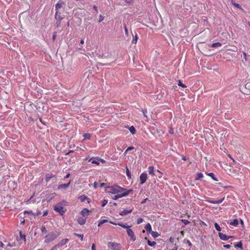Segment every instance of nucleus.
<instances>
[{"label":"nucleus","instance_id":"cd10ccee","mask_svg":"<svg viewBox=\"0 0 250 250\" xmlns=\"http://www.w3.org/2000/svg\"><path fill=\"white\" fill-rule=\"evenodd\" d=\"M109 221H108L106 219H103V220H100L99 222V223L98 224V227H100L102 225H103V224L105 223H106V222H109Z\"/></svg>","mask_w":250,"mask_h":250},{"label":"nucleus","instance_id":"3c124183","mask_svg":"<svg viewBox=\"0 0 250 250\" xmlns=\"http://www.w3.org/2000/svg\"><path fill=\"white\" fill-rule=\"evenodd\" d=\"M105 186H106V184L105 183H102L100 184V187L101 188L104 187Z\"/></svg>","mask_w":250,"mask_h":250},{"label":"nucleus","instance_id":"603ef678","mask_svg":"<svg viewBox=\"0 0 250 250\" xmlns=\"http://www.w3.org/2000/svg\"><path fill=\"white\" fill-rule=\"evenodd\" d=\"M147 200H148V198L144 199L142 201L141 204H143L145 203L146 202V201H147Z\"/></svg>","mask_w":250,"mask_h":250},{"label":"nucleus","instance_id":"bf43d9fd","mask_svg":"<svg viewBox=\"0 0 250 250\" xmlns=\"http://www.w3.org/2000/svg\"><path fill=\"white\" fill-rule=\"evenodd\" d=\"M20 234H21V238H23L24 240H25V235H22L21 234V232H20Z\"/></svg>","mask_w":250,"mask_h":250},{"label":"nucleus","instance_id":"e2e57ef3","mask_svg":"<svg viewBox=\"0 0 250 250\" xmlns=\"http://www.w3.org/2000/svg\"><path fill=\"white\" fill-rule=\"evenodd\" d=\"M125 34H128V30H127V28L125 26Z\"/></svg>","mask_w":250,"mask_h":250},{"label":"nucleus","instance_id":"c756f323","mask_svg":"<svg viewBox=\"0 0 250 250\" xmlns=\"http://www.w3.org/2000/svg\"><path fill=\"white\" fill-rule=\"evenodd\" d=\"M203 177V173L200 172V173H198L197 174L196 178H195V180H199Z\"/></svg>","mask_w":250,"mask_h":250},{"label":"nucleus","instance_id":"9b49d317","mask_svg":"<svg viewBox=\"0 0 250 250\" xmlns=\"http://www.w3.org/2000/svg\"><path fill=\"white\" fill-rule=\"evenodd\" d=\"M109 223L111 224L114 225H119V226L122 227V228L126 229H129V228L130 227V226H127L126 224H122L121 223L117 224V223H116L112 221H109Z\"/></svg>","mask_w":250,"mask_h":250},{"label":"nucleus","instance_id":"49530a36","mask_svg":"<svg viewBox=\"0 0 250 250\" xmlns=\"http://www.w3.org/2000/svg\"><path fill=\"white\" fill-rule=\"evenodd\" d=\"M134 148V147H133V146H129V147H128L127 148V149L125 150V153H126V152H127V151H128V150H133Z\"/></svg>","mask_w":250,"mask_h":250},{"label":"nucleus","instance_id":"e433bc0d","mask_svg":"<svg viewBox=\"0 0 250 250\" xmlns=\"http://www.w3.org/2000/svg\"><path fill=\"white\" fill-rule=\"evenodd\" d=\"M181 221L185 225H187L190 223L189 221L186 219H182Z\"/></svg>","mask_w":250,"mask_h":250},{"label":"nucleus","instance_id":"680f3d73","mask_svg":"<svg viewBox=\"0 0 250 250\" xmlns=\"http://www.w3.org/2000/svg\"><path fill=\"white\" fill-rule=\"evenodd\" d=\"M3 246H4L3 243L2 242L0 241V247L2 248L3 247Z\"/></svg>","mask_w":250,"mask_h":250},{"label":"nucleus","instance_id":"39448f33","mask_svg":"<svg viewBox=\"0 0 250 250\" xmlns=\"http://www.w3.org/2000/svg\"><path fill=\"white\" fill-rule=\"evenodd\" d=\"M69 241V239L65 238L62 239L59 243L53 246L50 250H57L58 249L62 247Z\"/></svg>","mask_w":250,"mask_h":250},{"label":"nucleus","instance_id":"6e6552de","mask_svg":"<svg viewBox=\"0 0 250 250\" xmlns=\"http://www.w3.org/2000/svg\"><path fill=\"white\" fill-rule=\"evenodd\" d=\"M147 178V174L145 172L142 173L140 176V179L141 181L140 184L143 185L146 182Z\"/></svg>","mask_w":250,"mask_h":250},{"label":"nucleus","instance_id":"f704fd0d","mask_svg":"<svg viewBox=\"0 0 250 250\" xmlns=\"http://www.w3.org/2000/svg\"><path fill=\"white\" fill-rule=\"evenodd\" d=\"M74 235L80 238L81 240L82 241H83V234H78V233H74Z\"/></svg>","mask_w":250,"mask_h":250},{"label":"nucleus","instance_id":"b1692460","mask_svg":"<svg viewBox=\"0 0 250 250\" xmlns=\"http://www.w3.org/2000/svg\"><path fill=\"white\" fill-rule=\"evenodd\" d=\"M235 248H239L241 249H243V244L241 241L238 242L236 243H235L234 244Z\"/></svg>","mask_w":250,"mask_h":250},{"label":"nucleus","instance_id":"c9c22d12","mask_svg":"<svg viewBox=\"0 0 250 250\" xmlns=\"http://www.w3.org/2000/svg\"><path fill=\"white\" fill-rule=\"evenodd\" d=\"M214 227L217 231H221V228H220L219 225L217 223H215L214 224Z\"/></svg>","mask_w":250,"mask_h":250},{"label":"nucleus","instance_id":"5701e85b","mask_svg":"<svg viewBox=\"0 0 250 250\" xmlns=\"http://www.w3.org/2000/svg\"><path fill=\"white\" fill-rule=\"evenodd\" d=\"M229 224L231 226L236 227L238 225V221L237 219H234L232 221L229 223Z\"/></svg>","mask_w":250,"mask_h":250},{"label":"nucleus","instance_id":"2f4dec72","mask_svg":"<svg viewBox=\"0 0 250 250\" xmlns=\"http://www.w3.org/2000/svg\"><path fill=\"white\" fill-rule=\"evenodd\" d=\"M84 140H89L91 138V134L89 133H86L83 135Z\"/></svg>","mask_w":250,"mask_h":250},{"label":"nucleus","instance_id":"13d9d810","mask_svg":"<svg viewBox=\"0 0 250 250\" xmlns=\"http://www.w3.org/2000/svg\"><path fill=\"white\" fill-rule=\"evenodd\" d=\"M125 1L126 2V3H130L131 2H132V0H125Z\"/></svg>","mask_w":250,"mask_h":250},{"label":"nucleus","instance_id":"2eb2a0df","mask_svg":"<svg viewBox=\"0 0 250 250\" xmlns=\"http://www.w3.org/2000/svg\"><path fill=\"white\" fill-rule=\"evenodd\" d=\"M86 220V218L79 217L77 221H78V224H79L81 225H83L85 223Z\"/></svg>","mask_w":250,"mask_h":250},{"label":"nucleus","instance_id":"9d476101","mask_svg":"<svg viewBox=\"0 0 250 250\" xmlns=\"http://www.w3.org/2000/svg\"><path fill=\"white\" fill-rule=\"evenodd\" d=\"M219 236L220 238L222 240H228L229 238L232 237L231 236H228L224 233H222L221 232H219Z\"/></svg>","mask_w":250,"mask_h":250},{"label":"nucleus","instance_id":"4be33fe9","mask_svg":"<svg viewBox=\"0 0 250 250\" xmlns=\"http://www.w3.org/2000/svg\"><path fill=\"white\" fill-rule=\"evenodd\" d=\"M231 4L238 9L242 10V7L238 3H236L233 0H230Z\"/></svg>","mask_w":250,"mask_h":250},{"label":"nucleus","instance_id":"37998d69","mask_svg":"<svg viewBox=\"0 0 250 250\" xmlns=\"http://www.w3.org/2000/svg\"><path fill=\"white\" fill-rule=\"evenodd\" d=\"M143 219L142 218H139L137 220V224H141V223L143 222Z\"/></svg>","mask_w":250,"mask_h":250},{"label":"nucleus","instance_id":"c85d7f7f","mask_svg":"<svg viewBox=\"0 0 250 250\" xmlns=\"http://www.w3.org/2000/svg\"><path fill=\"white\" fill-rule=\"evenodd\" d=\"M129 130L132 134H135L136 133V130L133 126H131L129 128Z\"/></svg>","mask_w":250,"mask_h":250},{"label":"nucleus","instance_id":"473e14b6","mask_svg":"<svg viewBox=\"0 0 250 250\" xmlns=\"http://www.w3.org/2000/svg\"><path fill=\"white\" fill-rule=\"evenodd\" d=\"M208 175L214 181H218V180L217 178L214 176V174L213 173H209L208 174Z\"/></svg>","mask_w":250,"mask_h":250},{"label":"nucleus","instance_id":"338daca9","mask_svg":"<svg viewBox=\"0 0 250 250\" xmlns=\"http://www.w3.org/2000/svg\"><path fill=\"white\" fill-rule=\"evenodd\" d=\"M182 159L184 161L186 160V157L185 156H183Z\"/></svg>","mask_w":250,"mask_h":250},{"label":"nucleus","instance_id":"412c9836","mask_svg":"<svg viewBox=\"0 0 250 250\" xmlns=\"http://www.w3.org/2000/svg\"><path fill=\"white\" fill-rule=\"evenodd\" d=\"M145 229L148 233H150L152 231L151 225L149 223L147 224L145 226Z\"/></svg>","mask_w":250,"mask_h":250},{"label":"nucleus","instance_id":"c03bdc74","mask_svg":"<svg viewBox=\"0 0 250 250\" xmlns=\"http://www.w3.org/2000/svg\"><path fill=\"white\" fill-rule=\"evenodd\" d=\"M104 19V17L102 15H100L99 16V22H102Z\"/></svg>","mask_w":250,"mask_h":250},{"label":"nucleus","instance_id":"ddd939ff","mask_svg":"<svg viewBox=\"0 0 250 250\" xmlns=\"http://www.w3.org/2000/svg\"><path fill=\"white\" fill-rule=\"evenodd\" d=\"M64 5V3L63 2H58L56 4V11H60V9H61V8L62 7V6Z\"/></svg>","mask_w":250,"mask_h":250},{"label":"nucleus","instance_id":"a19ab883","mask_svg":"<svg viewBox=\"0 0 250 250\" xmlns=\"http://www.w3.org/2000/svg\"><path fill=\"white\" fill-rule=\"evenodd\" d=\"M142 112L143 113L144 116L146 117H147V110L146 109H143Z\"/></svg>","mask_w":250,"mask_h":250},{"label":"nucleus","instance_id":"ea45409f","mask_svg":"<svg viewBox=\"0 0 250 250\" xmlns=\"http://www.w3.org/2000/svg\"><path fill=\"white\" fill-rule=\"evenodd\" d=\"M41 231L42 233H46L47 232V230L45 226H42L41 228Z\"/></svg>","mask_w":250,"mask_h":250},{"label":"nucleus","instance_id":"7ed1b4c3","mask_svg":"<svg viewBox=\"0 0 250 250\" xmlns=\"http://www.w3.org/2000/svg\"><path fill=\"white\" fill-rule=\"evenodd\" d=\"M54 210L62 215L66 211V209L63 206L62 203H59L55 205L54 208Z\"/></svg>","mask_w":250,"mask_h":250},{"label":"nucleus","instance_id":"72a5a7b5","mask_svg":"<svg viewBox=\"0 0 250 250\" xmlns=\"http://www.w3.org/2000/svg\"><path fill=\"white\" fill-rule=\"evenodd\" d=\"M150 233L154 238H156L159 236L158 233L156 231H152Z\"/></svg>","mask_w":250,"mask_h":250},{"label":"nucleus","instance_id":"7c9ffc66","mask_svg":"<svg viewBox=\"0 0 250 250\" xmlns=\"http://www.w3.org/2000/svg\"><path fill=\"white\" fill-rule=\"evenodd\" d=\"M126 173L128 179L131 178V174L127 166L126 167Z\"/></svg>","mask_w":250,"mask_h":250},{"label":"nucleus","instance_id":"4468645a","mask_svg":"<svg viewBox=\"0 0 250 250\" xmlns=\"http://www.w3.org/2000/svg\"><path fill=\"white\" fill-rule=\"evenodd\" d=\"M132 211V209H130L129 210L125 209L123 210H122V211H121L119 213V214L121 216H124V215H126L128 213H131Z\"/></svg>","mask_w":250,"mask_h":250},{"label":"nucleus","instance_id":"09e8293b","mask_svg":"<svg viewBox=\"0 0 250 250\" xmlns=\"http://www.w3.org/2000/svg\"><path fill=\"white\" fill-rule=\"evenodd\" d=\"M93 9L96 11L97 13L98 12V7L96 5H93Z\"/></svg>","mask_w":250,"mask_h":250},{"label":"nucleus","instance_id":"0eeeda50","mask_svg":"<svg viewBox=\"0 0 250 250\" xmlns=\"http://www.w3.org/2000/svg\"><path fill=\"white\" fill-rule=\"evenodd\" d=\"M126 231L127 235L130 237V240L132 241H135L136 240V237L133 230L129 228L126 229Z\"/></svg>","mask_w":250,"mask_h":250},{"label":"nucleus","instance_id":"6e6d98bb","mask_svg":"<svg viewBox=\"0 0 250 250\" xmlns=\"http://www.w3.org/2000/svg\"><path fill=\"white\" fill-rule=\"evenodd\" d=\"M92 250H95V245L94 244H93L92 245Z\"/></svg>","mask_w":250,"mask_h":250},{"label":"nucleus","instance_id":"0e129e2a","mask_svg":"<svg viewBox=\"0 0 250 250\" xmlns=\"http://www.w3.org/2000/svg\"><path fill=\"white\" fill-rule=\"evenodd\" d=\"M243 55L245 57V59L246 60V57H247V54L246 52H243Z\"/></svg>","mask_w":250,"mask_h":250},{"label":"nucleus","instance_id":"4d7b16f0","mask_svg":"<svg viewBox=\"0 0 250 250\" xmlns=\"http://www.w3.org/2000/svg\"><path fill=\"white\" fill-rule=\"evenodd\" d=\"M70 175V173L67 174L64 177V178L65 179L68 178L69 177Z\"/></svg>","mask_w":250,"mask_h":250},{"label":"nucleus","instance_id":"a18cd8bd","mask_svg":"<svg viewBox=\"0 0 250 250\" xmlns=\"http://www.w3.org/2000/svg\"><path fill=\"white\" fill-rule=\"evenodd\" d=\"M56 37H57V33L54 32L53 37H52V40L53 41H54L56 40Z\"/></svg>","mask_w":250,"mask_h":250},{"label":"nucleus","instance_id":"a878e982","mask_svg":"<svg viewBox=\"0 0 250 250\" xmlns=\"http://www.w3.org/2000/svg\"><path fill=\"white\" fill-rule=\"evenodd\" d=\"M54 177V175L52 174H47L45 175V181L46 182H48L50 179Z\"/></svg>","mask_w":250,"mask_h":250},{"label":"nucleus","instance_id":"dca6fc26","mask_svg":"<svg viewBox=\"0 0 250 250\" xmlns=\"http://www.w3.org/2000/svg\"><path fill=\"white\" fill-rule=\"evenodd\" d=\"M61 13L60 11H56L55 14V19L57 21H61V20L63 19V17L61 15Z\"/></svg>","mask_w":250,"mask_h":250},{"label":"nucleus","instance_id":"4c0bfd02","mask_svg":"<svg viewBox=\"0 0 250 250\" xmlns=\"http://www.w3.org/2000/svg\"><path fill=\"white\" fill-rule=\"evenodd\" d=\"M178 85H179V86H181V87H183V88H185V87H186V85H185V84H183V83L181 82V81L180 80H179V81H178Z\"/></svg>","mask_w":250,"mask_h":250},{"label":"nucleus","instance_id":"20e7f679","mask_svg":"<svg viewBox=\"0 0 250 250\" xmlns=\"http://www.w3.org/2000/svg\"><path fill=\"white\" fill-rule=\"evenodd\" d=\"M107 247L112 250H122V247L119 243L109 242L107 244Z\"/></svg>","mask_w":250,"mask_h":250},{"label":"nucleus","instance_id":"f3484780","mask_svg":"<svg viewBox=\"0 0 250 250\" xmlns=\"http://www.w3.org/2000/svg\"><path fill=\"white\" fill-rule=\"evenodd\" d=\"M224 200V198H223L221 199H219V200H208V202L209 203H212V204H220L221 203L223 200Z\"/></svg>","mask_w":250,"mask_h":250},{"label":"nucleus","instance_id":"774afa93","mask_svg":"<svg viewBox=\"0 0 250 250\" xmlns=\"http://www.w3.org/2000/svg\"><path fill=\"white\" fill-rule=\"evenodd\" d=\"M80 43H81V44H83V43H84V41H83V40H82L81 41Z\"/></svg>","mask_w":250,"mask_h":250},{"label":"nucleus","instance_id":"052dcab7","mask_svg":"<svg viewBox=\"0 0 250 250\" xmlns=\"http://www.w3.org/2000/svg\"><path fill=\"white\" fill-rule=\"evenodd\" d=\"M97 183L96 182H95L94 183V187L95 188H97Z\"/></svg>","mask_w":250,"mask_h":250},{"label":"nucleus","instance_id":"aec40b11","mask_svg":"<svg viewBox=\"0 0 250 250\" xmlns=\"http://www.w3.org/2000/svg\"><path fill=\"white\" fill-rule=\"evenodd\" d=\"M148 173L152 176H154L155 174L154 172V167L153 166H149L148 167Z\"/></svg>","mask_w":250,"mask_h":250},{"label":"nucleus","instance_id":"423d86ee","mask_svg":"<svg viewBox=\"0 0 250 250\" xmlns=\"http://www.w3.org/2000/svg\"><path fill=\"white\" fill-rule=\"evenodd\" d=\"M131 191V190H129L126 191L125 192H123L120 193H117V194H116L112 197V199L113 200H116L120 198H122V197L126 196L129 194V193Z\"/></svg>","mask_w":250,"mask_h":250},{"label":"nucleus","instance_id":"f03ea898","mask_svg":"<svg viewBox=\"0 0 250 250\" xmlns=\"http://www.w3.org/2000/svg\"><path fill=\"white\" fill-rule=\"evenodd\" d=\"M60 233L58 232H50L46 236H44V243H48L55 240L59 236Z\"/></svg>","mask_w":250,"mask_h":250},{"label":"nucleus","instance_id":"6ab92c4d","mask_svg":"<svg viewBox=\"0 0 250 250\" xmlns=\"http://www.w3.org/2000/svg\"><path fill=\"white\" fill-rule=\"evenodd\" d=\"M56 196V194L55 193H52L51 194H50L47 197V199H46V200L47 201V202H49L51 200H52L53 199H54L55 196Z\"/></svg>","mask_w":250,"mask_h":250},{"label":"nucleus","instance_id":"393cba45","mask_svg":"<svg viewBox=\"0 0 250 250\" xmlns=\"http://www.w3.org/2000/svg\"><path fill=\"white\" fill-rule=\"evenodd\" d=\"M145 239L147 240V244L149 246L153 247V246H154L156 244V243L155 241L151 242L149 240L147 239V237H145Z\"/></svg>","mask_w":250,"mask_h":250},{"label":"nucleus","instance_id":"69168bd1","mask_svg":"<svg viewBox=\"0 0 250 250\" xmlns=\"http://www.w3.org/2000/svg\"><path fill=\"white\" fill-rule=\"evenodd\" d=\"M41 214V212H37L35 213V215H39Z\"/></svg>","mask_w":250,"mask_h":250},{"label":"nucleus","instance_id":"a211bd4d","mask_svg":"<svg viewBox=\"0 0 250 250\" xmlns=\"http://www.w3.org/2000/svg\"><path fill=\"white\" fill-rule=\"evenodd\" d=\"M79 198L81 200V202H84L85 200H87L88 203L90 202L89 199L88 198V197L84 195L80 196L79 197Z\"/></svg>","mask_w":250,"mask_h":250},{"label":"nucleus","instance_id":"bb28decb","mask_svg":"<svg viewBox=\"0 0 250 250\" xmlns=\"http://www.w3.org/2000/svg\"><path fill=\"white\" fill-rule=\"evenodd\" d=\"M222 44L220 42H215L212 44H211L210 46L211 47H220L221 46Z\"/></svg>","mask_w":250,"mask_h":250},{"label":"nucleus","instance_id":"864d4df0","mask_svg":"<svg viewBox=\"0 0 250 250\" xmlns=\"http://www.w3.org/2000/svg\"><path fill=\"white\" fill-rule=\"evenodd\" d=\"M48 214V211L47 210H46L43 212V216H45Z\"/></svg>","mask_w":250,"mask_h":250},{"label":"nucleus","instance_id":"f8f14e48","mask_svg":"<svg viewBox=\"0 0 250 250\" xmlns=\"http://www.w3.org/2000/svg\"><path fill=\"white\" fill-rule=\"evenodd\" d=\"M70 183H71V181H70L68 183L60 185L58 187V189H66L70 186Z\"/></svg>","mask_w":250,"mask_h":250},{"label":"nucleus","instance_id":"5fc2aeb1","mask_svg":"<svg viewBox=\"0 0 250 250\" xmlns=\"http://www.w3.org/2000/svg\"><path fill=\"white\" fill-rule=\"evenodd\" d=\"M60 23H61V21H57L56 22L57 27H58L59 25L60 24Z\"/></svg>","mask_w":250,"mask_h":250},{"label":"nucleus","instance_id":"8fccbe9b","mask_svg":"<svg viewBox=\"0 0 250 250\" xmlns=\"http://www.w3.org/2000/svg\"><path fill=\"white\" fill-rule=\"evenodd\" d=\"M224 247L227 249H229L230 248V245L229 244L225 245L224 246Z\"/></svg>","mask_w":250,"mask_h":250},{"label":"nucleus","instance_id":"1a4fd4ad","mask_svg":"<svg viewBox=\"0 0 250 250\" xmlns=\"http://www.w3.org/2000/svg\"><path fill=\"white\" fill-rule=\"evenodd\" d=\"M90 212L91 211H90L88 209L84 208L81 211L80 214L83 216V217L86 218V219L88 216L89 215Z\"/></svg>","mask_w":250,"mask_h":250},{"label":"nucleus","instance_id":"de8ad7c7","mask_svg":"<svg viewBox=\"0 0 250 250\" xmlns=\"http://www.w3.org/2000/svg\"><path fill=\"white\" fill-rule=\"evenodd\" d=\"M91 163L92 164H96L97 165H99V162H98V161H95V160L92 161Z\"/></svg>","mask_w":250,"mask_h":250},{"label":"nucleus","instance_id":"58836bf2","mask_svg":"<svg viewBox=\"0 0 250 250\" xmlns=\"http://www.w3.org/2000/svg\"><path fill=\"white\" fill-rule=\"evenodd\" d=\"M138 39V36L136 35L135 36V38L132 41V43H134V44H136L137 43V42Z\"/></svg>","mask_w":250,"mask_h":250},{"label":"nucleus","instance_id":"f257e3e1","mask_svg":"<svg viewBox=\"0 0 250 250\" xmlns=\"http://www.w3.org/2000/svg\"><path fill=\"white\" fill-rule=\"evenodd\" d=\"M107 188L108 189V192L109 193L114 194L122 193L127 191L126 189L123 188L117 185H114L112 186L107 187Z\"/></svg>","mask_w":250,"mask_h":250},{"label":"nucleus","instance_id":"79ce46f5","mask_svg":"<svg viewBox=\"0 0 250 250\" xmlns=\"http://www.w3.org/2000/svg\"><path fill=\"white\" fill-rule=\"evenodd\" d=\"M107 202L108 201L107 200H104L102 202V207H104L107 204Z\"/></svg>","mask_w":250,"mask_h":250}]
</instances>
